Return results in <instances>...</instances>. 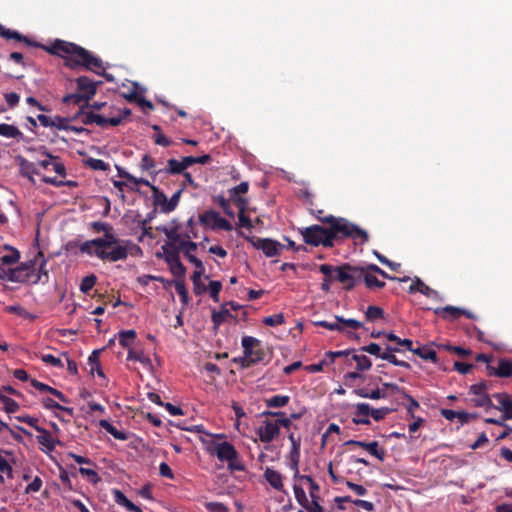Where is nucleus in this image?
I'll return each instance as SVG.
<instances>
[{
	"instance_id": "obj_30",
	"label": "nucleus",
	"mask_w": 512,
	"mask_h": 512,
	"mask_svg": "<svg viewBox=\"0 0 512 512\" xmlns=\"http://www.w3.org/2000/svg\"><path fill=\"white\" fill-rule=\"evenodd\" d=\"M186 169L187 168H186V165L184 164V158H182L181 161H178V160L172 158L167 161V166H166L165 171L168 174L175 175V174H183Z\"/></svg>"
},
{
	"instance_id": "obj_29",
	"label": "nucleus",
	"mask_w": 512,
	"mask_h": 512,
	"mask_svg": "<svg viewBox=\"0 0 512 512\" xmlns=\"http://www.w3.org/2000/svg\"><path fill=\"white\" fill-rule=\"evenodd\" d=\"M99 425L117 440L125 441L128 438L124 431L118 430L108 420H100Z\"/></svg>"
},
{
	"instance_id": "obj_33",
	"label": "nucleus",
	"mask_w": 512,
	"mask_h": 512,
	"mask_svg": "<svg viewBox=\"0 0 512 512\" xmlns=\"http://www.w3.org/2000/svg\"><path fill=\"white\" fill-rule=\"evenodd\" d=\"M497 377L512 376V361L509 359H500L498 361L497 371L494 372Z\"/></svg>"
},
{
	"instance_id": "obj_12",
	"label": "nucleus",
	"mask_w": 512,
	"mask_h": 512,
	"mask_svg": "<svg viewBox=\"0 0 512 512\" xmlns=\"http://www.w3.org/2000/svg\"><path fill=\"white\" fill-rule=\"evenodd\" d=\"M344 445H354L361 447L367 450L371 455L375 456L378 460L384 461L386 457V450L384 448H379L378 442H364L358 440H348L344 443Z\"/></svg>"
},
{
	"instance_id": "obj_11",
	"label": "nucleus",
	"mask_w": 512,
	"mask_h": 512,
	"mask_svg": "<svg viewBox=\"0 0 512 512\" xmlns=\"http://www.w3.org/2000/svg\"><path fill=\"white\" fill-rule=\"evenodd\" d=\"M257 433L261 442L269 443L279 435L280 429L276 422L265 420Z\"/></svg>"
},
{
	"instance_id": "obj_54",
	"label": "nucleus",
	"mask_w": 512,
	"mask_h": 512,
	"mask_svg": "<svg viewBox=\"0 0 512 512\" xmlns=\"http://www.w3.org/2000/svg\"><path fill=\"white\" fill-rule=\"evenodd\" d=\"M222 289V283L220 281H210L207 290L210 293L211 298L215 302H219V293Z\"/></svg>"
},
{
	"instance_id": "obj_53",
	"label": "nucleus",
	"mask_w": 512,
	"mask_h": 512,
	"mask_svg": "<svg viewBox=\"0 0 512 512\" xmlns=\"http://www.w3.org/2000/svg\"><path fill=\"white\" fill-rule=\"evenodd\" d=\"M285 322L284 315L282 313L267 316L263 319V323L267 326L275 327Z\"/></svg>"
},
{
	"instance_id": "obj_36",
	"label": "nucleus",
	"mask_w": 512,
	"mask_h": 512,
	"mask_svg": "<svg viewBox=\"0 0 512 512\" xmlns=\"http://www.w3.org/2000/svg\"><path fill=\"white\" fill-rule=\"evenodd\" d=\"M351 360L356 362L358 371H367L372 367L371 360L364 354H356L353 352Z\"/></svg>"
},
{
	"instance_id": "obj_2",
	"label": "nucleus",
	"mask_w": 512,
	"mask_h": 512,
	"mask_svg": "<svg viewBox=\"0 0 512 512\" xmlns=\"http://www.w3.org/2000/svg\"><path fill=\"white\" fill-rule=\"evenodd\" d=\"M132 247L135 245L131 241L120 240L112 233H106L103 237L87 240L79 245L82 253L109 262L125 260Z\"/></svg>"
},
{
	"instance_id": "obj_58",
	"label": "nucleus",
	"mask_w": 512,
	"mask_h": 512,
	"mask_svg": "<svg viewBox=\"0 0 512 512\" xmlns=\"http://www.w3.org/2000/svg\"><path fill=\"white\" fill-rule=\"evenodd\" d=\"M293 490H294V495H295V498H296L297 502L302 507L306 506L309 500H308V498L306 496V493H305L304 489L301 486L294 485L293 486Z\"/></svg>"
},
{
	"instance_id": "obj_14",
	"label": "nucleus",
	"mask_w": 512,
	"mask_h": 512,
	"mask_svg": "<svg viewBox=\"0 0 512 512\" xmlns=\"http://www.w3.org/2000/svg\"><path fill=\"white\" fill-rule=\"evenodd\" d=\"M77 88L80 93L86 95L88 100L92 99L97 92V86L102 84L101 81L94 82L87 76H80L76 79Z\"/></svg>"
},
{
	"instance_id": "obj_16",
	"label": "nucleus",
	"mask_w": 512,
	"mask_h": 512,
	"mask_svg": "<svg viewBox=\"0 0 512 512\" xmlns=\"http://www.w3.org/2000/svg\"><path fill=\"white\" fill-rule=\"evenodd\" d=\"M493 397L499 402V406L492 407L503 412V419H512V399L507 393H495Z\"/></svg>"
},
{
	"instance_id": "obj_1",
	"label": "nucleus",
	"mask_w": 512,
	"mask_h": 512,
	"mask_svg": "<svg viewBox=\"0 0 512 512\" xmlns=\"http://www.w3.org/2000/svg\"><path fill=\"white\" fill-rule=\"evenodd\" d=\"M0 36L10 40L14 39L24 42L28 46L38 47L44 49L46 52L66 59V64L70 67L82 64L88 68L90 66H99L100 61L92 57L83 47L64 40L57 39L50 46L40 44L30 40L27 36L20 34L16 30H11L0 24Z\"/></svg>"
},
{
	"instance_id": "obj_52",
	"label": "nucleus",
	"mask_w": 512,
	"mask_h": 512,
	"mask_svg": "<svg viewBox=\"0 0 512 512\" xmlns=\"http://www.w3.org/2000/svg\"><path fill=\"white\" fill-rule=\"evenodd\" d=\"M0 401L3 403L4 405V410L7 412V413H14L16 412L18 409H19V404L13 400L12 398H9L5 395H3L2 397H0Z\"/></svg>"
},
{
	"instance_id": "obj_5",
	"label": "nucleus",
	"mask_w": 512,
	"mask_h": 512,
	"mask_svg": "<svg viewBox=\"0 0 512 512\" xmlns=\"http://www.w3.org/2000/svg\"><path fill=\"white\" fill-rule=\"evenodd\" d=\"M336 275L335 279L344 284V289L352 290L355 285L361 281V266L350 265L349 263H344L340 266H335Z\"/></svg>"
},
{
	"instance_id": "obj_19",
	"label": "nucleus",
	"mask_w": 512,
	"mask_h": 512,
	"mask_svg": "<svg viewBox=\"0 0 512 512\" xmlns=\"http://www.w3.org/2000/svg\"><path fill=\"white\" fill-rule=\"evenodd\" d=\"M36 431L40 434L37 436V441L40 445L46 448L47 451H53L60 441L55 440L50 432L43 427H36Z\"/></svg>"
},
{
	"instance_id": "obj_21",
	"label": "nucleus",
	"mask_w": 512,
	"mask_h": 512,
	"mask_svg": "<svg viewBox=\"0 0 512 512\" xmlns=\"http://www.w3.org/2000/svg\"><path fill=\"white\" fill-rule=\"evenodd\" d=\"M29 151H35L36 148H28ZM38 151H40L43 155H45L47 158L53 160L51 166L53 167V170L59 174L62 177L66 176V168L62 162L59 161L58 156H54L51 153L48 152L45 146H40L37 148Z\"/></svg>"
},
{
	"instance_id": "obj_7",
	"label": "nucleus",
	"mask_w": 512,
	"mask_h": 512,
	"mask_svg": "<svg viewBox=\"0 0 512 512\" xmlns=\"http://www.w3.org/2000/svg\"><path fill=\"white\" fill-rule=\"evenodd\" d=\"M356 408V416L364 415L365 418H352V422L354 424H362V425H369L370 419L369 415L375 420L380 421L382 420L386 415L392 412V409L388 407H381L378 409L372 408L368 403H357L355 405Z\"/></svg>"
},
{
	"instance_id": "obj_46",
	"label": "nucleus",
	"mask_w": 512,
	"mask_h": 512,
	"mask_svg": "<svg viewBox=\"0 0 512 512\" xmlns=\"http://www.w3.org/2000/svg\"><path fill=\"white\" fill-rule=\"evenodd\" d=\"M19 258V251L16 248H10L9 254L0 257V263L3 265H12L18 262Z\"/></svg>"
},
{
	"instance_id": "obj_45",
	"label": "nucleus",
	"mask_w": 512,
	"mask_h": 512,
	"mask_svg": "<svg viewBox=\"0 0 512 512\" xmlns=\"http://www.w3.org/2000/svg\"><path fill=\"white\" fill-rule=\"evenodd\" d=\"M359 350L361 352L368 353V354L373 355L380 359L384 353L383 348L378 343H374V342H372L366 346H362Z\"/></svg>"
},
{
	"instance_id": "obj_51",
	"label": "nucleus",
	"mask_w": 512,
	"mask_h": 512,
	"mask_svg": "<svg viewBox=\"0 0 512 512\" xmlns=\"http://www.w3.org/2000/svg\"><path fill=\"white\" fill-rule=\"evenodd\" d=\"M97 282V277L94 274H90L84 277L80 284V291L82 293H88Z\"/></svg>"
},
{
	"instance_id": "obj_48",
	"label": "nucleus",
	"mask_w": 512,
	"mask_h": 512,
	"mask_svg": "<svg viewBox=\"0 0 512 512\" xmlns=\"http://www.w3.org/2000/svg\"><path fill=\"white\" fill-rule=\"evenodd\" d=\"M42 403H43V406L46 409H49V410H51V409H58V410L67 412L69 415L73 414V408L62 406V405L58 404L57 402H55L51 398H44L42 400Z\"/></svg>"
},
{
	"instance_id": "obj_57",
	"label": "nucleus",
	"mask_w": 512,
	"mask_h": 512,
	"mask_svg": "<svg viewBox=\"0 0 512 512\" xmlns=\"http://www.w3.org/2000/svg\"><path fill=\"white\" fill-rule=\"evenodd\" d=\"M386 337L389 341L396 342L400 346H404L407 348V350H412V340L410 339H401L398 336H396L394 333L390 332L386 334Z\"/></svg>"
},
{
	"instance_id": "obj_61",
	"label": "nucleus",
	"mask_w": 512,
	"mask_h": 512,
	"mask_svg": "<svg viewBox=\"0 0 512 512\" xmlns=\"http://www.w3.org/2000/svg\"><path fill=\"white\" fill-rule=\"evenodd\" d=\"M288 458L290 460L289 467L291 470H297V467H299V461H300V449H291L288 455Z\"/></svg>"
},
{
	"instance_id": "obj_28",
	"label": "nucleus",
	"mask_w": 512,
	"mask_h": 512,
	"mask_svg": "<svg viewBox=\"0 0 512 512\" xmlns=\"http://www.w3.org/2000/svg\"><path fill=\"white\" fill-rule=\"evenodd\" d=\"M361 280L364 281L367 288H378L381 289L385 287V282L379 280L374 274L367 273L366 270L361 271Z\"/></svg>"
},
{
	"instance_id": "obj_44",
	"label": "nucleus",
	"mask_w": 512,
	"mask_h": 512,
	"mask_svg": "<svg viewBox=\"0 0 512 512\" xmlns=\"http://www.w3.org/2000/svg\"><path fill=\"white\" fill-rule=\"evenodd\" d=\"M127 360L139 361L146 367L152 366L150 358L145 356L142 351H135V350L129 349Z\"/></svg>"
},
{
	"instance_id": "obj_62",
	"label": "nucleus",
	"mask_w": 512,
	"mask_h": 512,
	"mask_svg": "<svg viewBox=\"0 0 512 512\" xmlns=\"http://www.w3.org/2000/svg\"><path fill=\"white\" fill-rule=\"evenodd\" d=\"M46 260L44 259L41 264H40V267H39V272L38 274L36 275L35 279L32 281L33 284H36L40 281L42 282H47L48 281V271L46 270Z\"/></svg>"
},
{
	"instance_id": "obj_25",
	"label": "nucleus",
	"mask_w": 512,
	"mask_h": 512,
	"mask_svg": "<svg viewBox=\"0 0 512 512\" xmlns=\"http://www.w3.org/2000/svg\"><path fill=\"white\" fill-rule=\"evenodd\" d=\"M123 117H105L100 114L94 113V124L101 128H106L108 125L110 126H118L122 123Z\"/></svg>"
},
{
	"instance_id": "obj_22",
	"label": "nucleus",
	"mask_w": 512,
	"mask_h": 512,
	"mask_svg": "<svg viewBox=\"0 0 512 512\" xmlns=\"http://www.w3.org/2000/svg\"><path fill=\"white\" fill-rule=\"evenodd\" d=\"M0 136L5 137V138H12L18 142L27 141L26 137L18 129V127L11 125V124H6V123L0 124Z\"/></svg>"
},
{
	"instance_id": "obj_15",
	"label": "nucleus",
	"mask_w": 512,
	"mask_h": 512,
	"mask_svg": "<svg viewBox=\"0 0 512 512\" xmlns=\"http://www.w3.org/2000/svg\"><path fill=\"white\" fill-rule=\"evenodd\" d=\"M214 451H215L217 458L220 461L233 460L234 458H237V456H238L236 449L229 442H221V443L215 444Z\"/></svg>"
},
{
	"instance_id": "obj_3",
	"label": "nucleus",
	"mask_w": 512,
	"mask_h": 512,
	"mask_svg": "<svg viewBox=\"0 0 512 512\" xmlns=\"http://www.w3.org/2000/svg\"><path fill=\"white\" fill-rule=\"evenodd\" d=\"M318 220L322 223L329 224V231L331 240L334 243L337 239L352 238L353 240H360L361 244L368 242V232L358 225L350 222L348 219L343 217H336L333 215L325 216Z\"/></svg>"
},
{
	"instance_id": "obj_40",
	"label": "nucleus",
	"mask_w": 512,
	"mask_h": 512,
	"mask_svg": "<svg viewBox=\"0 0 512 512\" xmlns=\"http://www.w3.org/2000/svg\"><path fill=\"white\" fill-rule=\"evenodd\" d=\"M171 283L174 284L176 292L180 296V300L183 305H187L189 303V296L188 292L185 286L184 279H177L174 281H171Z\"/></svg>"
},
{
	"instance_id": "obj_8",
	"label": "nucleus",
	"mask_w": 512,
	"mask_h": 512,
	"mask_svg": "<svg viewBox=\"0 0 512 512\" xmlns=\"http://www.w3.org/2000/svg\"><path fill=\"white\" fill-rule=\"evenodd\" d=\"M154 192L155 204L161 206L163 213H170L174 211L179 203L182 190L176 191L170 199H167L163 192H160L154 185L149 186Z\"/></svg>"
},
{
	"instance_id": "obj_24",
	"label": "nucleus",
	"mask_w": 512,
	"mask_h": 512,
	"mask_svg": "<svg viewBox=\"0 0 512 512\" xmlns=\"http://www.w3.org/2000/svg\"><path fill=\"white\" fill-rule=\"evenodd\" d=\"M114 500L115 502L125 507L128 511L131 512H142V510L136 506L133 502H131L120 490L114 489L113 490Z\"/></svg>"
},
{
	"instance_id": "obj_10",
	"label": "nucleus",
	"mask_w": 512,
	"mask_h": 512,
	"mask_svg": "<svg viewBox=\"0 0 512 512\" xmlns=\"http://www.w3.org/2000/svg\"><path fill=\"white\" fill-rule=\"evenodd\" d=\"M34 274V262L28 261L21 263L16 268L10 269L9 281L17 283H25L30 281Z\"/></svg>"
},
{
	"instance_id": "obj_64",
	"label": "nucleus",
	"mask_w": 512,
	"mask_h": 512,
	"mask_svg": "<svg viewBox=\"0 0 512 512\" xmlns=\"http://www.w3.org/2000/svg\"><path fill=\"white\" fill-rule=\"evenodd\" d=\"M79 114H82L81 122L84 125L94 124V112L87 111V108L81 106V108L79 109Z\"/></svg>"
},
{
	"instance_id": "obj_26",
	"label": "nucleus",
	"mask_w": 512,
	"mask_h": 512,
	"mask_svg": "<svg viewBox=\"0 0 512 512\" xmlns=\"http://www.w3.org/2000/svg\"><path fill=\"white\" fill-rule=\"evenodd\" d=\"M247 201L245 198L238 197L237 205L239 207V226L251 229L253 227L252 221L249 217H247L244 213Z\"/></svg>"
},
{
	"instance_id": "obj_43",
	"label": "nucleus",
	"mask_w": 512,
	"mask_h": 512,
	"mask_svg": "<svg viewBox=\"0 0 512 512\" xmlns=\"http://www.w3.org/2000/svg\"><path fill=\"white\" fill-rule=\"evenodd\" d=\"M135 338L136 332L134 330H123L119 332V343L124 348H129Z\"/></svg>"
},
{
	"instance_id": "obj_39",
	"label": "nucleus",
	"mask_w": 512,
	"mask_h": 512,
	"mask_svg": "<svg viewBox=\"0 0 512 512\" xmlns=\"http://www.w3.org/2000/svg\"><path fill=\"white\" fill-rule=\"evenodd\" d=\"M290 401V397L287 395H275L265 400V404L270 408H279L286 406Z\"/></svg>"
},
{
	"instance_id": "obj_34",
	"label": "nucleus",
	"mask_w": 512,
	"mask_h": 512,
	"mask_svg": "<svg viewBox=\"0 0 512 512\" xmlns=\"http://www.w3.org/2000/svg\"><path fill=\"white\" fill-rule=\"evenodd\" d=\"M102 350L103 349L94 350L90 354V356L88 358V362L91 365V369H90L91 374H94V372H96L99 376L104 377V373L101 369L100 362H99V354L101 353Z\"/></svg>"
},
{
	"instance_id": "obj_37",
	"label": "nucleus",
	"mask_w": 512,
	"mask_h": 512,
	"mask_svg": "<svg viewBox=\"0 0 512 512\" xmlns=\"http://www.w3.org/2000/svg\"><path fill=\"white\" fill-rule=\"evenodd\" d=\"M116 169L118 171V176L121 177V178H124L126 180H128L129 182H132L136 185H144V186H151V183L144 179V178H136L135 176H133L132 174L128 173L127 171H125L122 167L116 165Z\"/></svg>"
},
{
	"instance_id": "obj_32",
	"label": "nucleus",
	"mask_w": 512,
	"mask_h": 512,
	"mask_svg": "<svg viewBox=\"0 0 512 512\" xmlns=\"http://www.w3.org/2000/svg\"><path fill=\"white\" fill-rule=\"evenodd\" d=\"M232 317H233V315L231 314V312L225 306H223L220 311L212 312L211 320H212V323L214 324V328L218 329V327L224 321H226L227 318H232Z\"/></svg>"
},
{
	"instance_id": "obj_6",
	"label": "nucleus",
	"mask_w": 512,
	"mask_h": 512,
	"mask_svg": "<svg viewBox=\"0 0 512 512\" xmlns=\"http://www.w3.org/2000/svg\"><path fill=\"white\" fill-rule=\"evenodd\" d=\"M241 345L243 347V354L246 355V358L250 359V363L256 365L265 360L268 349L261 345L260 340L252 336H244Z\"/></svg>"
},
{
	"instance_id": "obj_20",
	"label": "nucleus",
	"mask_w": 512,
	"mask_h": 512,
	"mask_svg": "<svg viewBox=\"0 0 512 512\" xmlns=\"http://www.w3.org/2000/svg\"><path fill=\"white\" fill-rule=\"evenodd\" d=\"M319 271L325 276L322 284H321V289L324 291V292H329L330 291V287H331V283L333 281H337L335 279V275H336V269H335V266H332V265H329V264H322L319 266Z\"/></svg>"
},
{
	"instance_id": "obj_9",
	"label": "nucleus",
	"mask_w": 512,
	"mask_h": 512,
	"mask_svg": "<svg viewBox=\"0 0 512 512\" xmlns=\"http://www.w3.org/2000/svg\"><path fill=\"white\" fill-rule=\"evenodd\" d=\"M200 222L203 225L211 227L213 230L220 229L224 231L232 230V225L228 220L221 217L218 212L208 210L200 215Z\"/></svg>"
},
{
	"instance_id": "obj_60",
	"label": "nucleus",
	"mask_w": 512,
	"mask_h": 512,
	"mask_svg": "<svg viewBox=\"0 0 512 512\" xmlns=\"http://www.w3.org/2000/svg\"><path fill=\"white\" fill-rule=\"evenodd\" d=\"M316 326L326 328L331 331H342L343 327L340 325V323L335 319L334 322H329L326 320L316 321Z\"/></svg>"
},
{
	"instance_id": "obj_63",
	"label": "nucleus",
	"mask_w": 512,
	"mask_h": 512,
	"mask_svg": "<svg viewBox=\"0 0 512 512\" xmlns=\"http://www.w3.org/2000/svg\"><path fill=\"white\" fill-rule=\"evenodd\" d=\"M445 315H448L447 320H455L461 316V312H463L462 308L454 307V306H445L443 307Z\"/></svg>"
},
{
	"instance_id": "obj_50",
	"label": "nucleus",
	"mask_w": 512,
	"mask_h": 512,
	"mask_svg": "<svg viewBox=\"0 0 512 512\" xmlns=\"http://www.w3.org/2000/svg\"><path fill=\"white\" fill-rule=\"evenodd\" d=\"M85 164L93 170L106 171L109 169V164L101 159L88 158L85 160Z\"/></svg>"
},
{
	"instance_id": "obj_47",
	"label": "nucleus",
	"mask_w": 512,
	"mask_h": 512,
	"mask_svg": "<svg viewBox=\"0 0 512 512\" xmlns=\"http://www.w3.org/2000/svg\"><path fill=\"white\" fill-rule=\"evenodd\" d=\"M383 315H384L383 309L378 306H368V308L365 312L366 319L371 322H374L377 319L382 318Z\"/></svg>"
},
{
	"instance_id": "obj_55",
	"label": "nucleus",
	"mask_w": 512,
	"mask_h": 512,
	"mask_svg": "<svg viewBox=\"0 0 512 512\" xmlns=\"http://www.w3.org/2000/svg\"><path fill=\"white\" fill-rule=\"evenodd\" d=\"M248 189V182H241L240 184L229 190L230 197L237 202V198L239 197L238 195L247 193Z\"/></svg>"
},
{
	"instance_id": "obj_17",
	"label": "nucleus",
	"mask_w": 512,
	"mask_h": 512,
	"mask_svg": "<svg viewBox=\"0 0 512 512\" xmlns=\"http://www.w3.org/2000/svg\"><path fill=\"white\" fill-rule=\"evenodd\" d=\"M410 293L420 292L421 294L434 298V299H441L440 294L438 291L430 288L428 285H426L420 278L415 277L413 280V283L409 287Z\"/></svg>"
},
{
	"instance_id": "obj_56",
	"label": "nucleus",
	"mask_w": 512,
	"mask_h": 512,
	"mask_svg": "<svg viewBox=\"0 0 512 512\" xmlns=\"http://www.w3.org/2000/svg\"><path fill=\"white\" fill-rule=\"evenodd\" d=\"M381 359L382 360H386L388 361L389 363L395 365V366H399V367H403V368H406V369H409L411 366L408 362L406 361H402V360H398L394 354H391V353H383V355L381 356Z\"/></svg>"
},
{
	"instance_id": "obj_59",
	"label": "nucleus",
	"mask_w": 512,
	"mask_h": 512,
	"mask_svg": "<svg viewBox=\"0 0 512 512\" xmlns=\"http://www.w3.org/2000/svg\"><path fill=\"white\" fill-rule=\"evenodd\" d=\"M140 167L144 171H149L153 174H157L158 172L152 171L155 168V161L148 154L143 155Z\"/></svg>"
},
{
	"instance_id": "obj_18",
	"label": "nucleus",
	"mask_w": 512,
	"mask_h": 512,
	"mask_svg": "<svg viewBox=\"0 0 512 512\" xmlns=\"http://www.w3.org/2000/svg\"><path fill=\"white\" fill-rule=\"evenodd\" d=\"M157 230L164 233L168 239V241L164 245L180 248V242H182V240L185 239L182 238L180 233L178 232V226H159L157 227Z\"/></svg>"
},
{
	"instance_id": "obj_35",
	"label": "nucleus",
	"mask_w": 512,
	"mask_h": 512,
	"mask_svg": "<svg viewBox=\"0 0 512 512\" xmlns=\"http://www.w3.org/2000/svg\"><path fill=\"white\" fill-rule=\"evenodd\" d=\"M163 258L165 262L170 265L171 263L175 262L176 260L180 259L179 253L180 249L179 247H171L169 245H163Z\"/></svg>"
},
{
	"instance_id": "obj_41",
	"label": "nucleus",
	"mask_w": 512,
	"mask_h": 512,
	"mask_svg": "<svg viewBox=\"0 0 512 512\" xmlns=\"http://www.w3.org/2000/svg\"><path fill=\"white\" fill-rule=\"evenodd\" d=\"M475 396L476 397L472 399L474 406L485 407L487 409L492 408V406H493L492 400L486 391H481L480 393H478V395H475Z\"/></svg>"
},
{
	"instance_id": "obj_49",
	"label": "nucleus",
	"mask_w": 512,
	"mask_h": 512,
	"mask_svg": "<svg viewBox=\"0 0 512 512\" xmlns=\"http://www.w3.org/2000/svg\"><path fill=\"white\" fill-rule=\"evenodd\" d=\"M169 269L171 273L177 277L178 279H184V276L186 274V268L180 261V259L176 260L175 262L171 263L169 265Z\"/></svg>"
},
{
	"instance_id": "obj_13",
	"label": "nucleus",
	"mask_w": 512,
	"mask_h": 512,
	"mask_svg": "<svg viewBox=\"0 0 512 512\" xmlns=\"http://www.w3.org/2000/svg\"><path fill=\"white\" fill-rule=\"evenodd\" d=\"M254 246L261 249L267 257L279 255L280 250L284 247V245L272 239H257Z\"/></svg>"
},
{
	"instance_id": "obj_38",
	"label": "nucleus",
	"mask_w": 512,
	"mask_h": 512,
	"mask_svg": "<svg viewBox=\"0 0 512 512\" xmlns=\"http://www.w3.org/2000/svg\"><path fill=\"white\" fill-rule=\"evenodd\" d=\"M83 49H84L85 51H87V52H88L92 57H94V58L98 59V60L100 61V65H99V66H94V65H92V66H90L91 68H88L86 65H82V64L76 65L75 67H70V66H68L67 64H65V66H67V67H68V68H70V69H77V68H79V67H82V68H85V69H87V70H90V71L96 72V73H97V74H99V75L104 76V77L106 78V80H108V81H112V80H113V76H112L111 74H106V73H104V72H103V73H100V72H98V71H97V69H101V68H103V61H102L100 58H98L97 56L93 55V54H92L90 51H88L87 49H85V48H83ZM63 59H64V61H66V59H65V58H63ZM64 63H66V62H64Z\"/></svg>"
},
{
	"instance_id": "obj_27",
	"label": "nucleus",
	"mask_w": 512,
	"mask_h": 512,
	"mask_svg": "<svg viewBox=\"0 0 512 512\" xmlns=\"http://www.w3.org/2000/svg\"><path fill=\"white\" fill-rule=\"evenodd\" d=\"M16 161L20 168V174L22 176L28 175V174H39V171L36 169V166L34 163L28 161L24 157L18 155L16 156Z\"/></svg>"
},
{
	"instance_id": "obj_4",
	"label": "nucleus",
	"mask_w": 512,
	"mask_h": 512,
	"mask_svg": "<svg viewBox=\"0 0 512 512\" xmlns=\"http://www.w3.org/2000/svg\"><path fill=\"white\" fill-rule=\"evenodd\" d=\"M300 233L303 236V240L306 244L312 246H324L333 247L334 243L331 240L329 227H323L320 225H311L300 229Z\"/></svg>"
},
{
	"instance_id": "obj_23",
	"label": "nucleus",
	"mask_w": 512,
	"mask_h": 512,
	"mask_svg": "<svg viewBox=\"0 0 512 512\" xmlns=\"http://www.w3.org/2000/svg\"><path fill=\"white\" fill-rule=\"evenodd\" d=\"M264 478L274 489L278 491L283 490V477L278 471L267 467L264 472Z\"/></svg>"
},
{
	"instance_id": "obj_31",
	"label": "nucleus",
	"mask_w": 512,
	"mask_h": 512,
	"mask_svg": "<svg viewBox=\"0 0 512 512\" xmlns=\"http://www.w3.org/2000/svg\"><path fill=\"white\" fill-rule=\"evenodd\" d=\"M410 351L412 353L418 355L423 360H429V361H432L433 363L437 362L436 352L433 349L429 348L428 346L418 347V348L412 347V350H410Z\"/></svg>"
},
{
	"instance_id": "obj_42",
	"label": "nucleus",
	"mask_w": 512,
	"mask_h": 512,
	"mask_svg": "<svg viewBox=\"0 0 512 512\" xmlns=\"http://www.w3.org/2000/svg\"><path fill=\"white\" fill-rule=\"evenodd\" d=\"M184 158V164L186 165V168L194 165V164H208L211 161V156L209 154H205L202 156H185Z\"/></svg>"
}]
</instances>
